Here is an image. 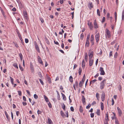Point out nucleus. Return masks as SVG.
<instances>
[{"instance_id": "nucleus-1", "label": "nucleus", "mask_w": 124, "mask_h": 124, "mask_svg": "<svg viewBox=\"0 0 124 124\" xmlns=\"http://www.w3.org/2000/svg\"><path fill=\"white\" fill-rule=\"evenodd\" d=\"M106 80L105 79L103 80L100 84V88L101 89H102L104 88L105 86L104 83L106 82Z\"/></svg>"}, {"instance_id": "nucleus-2", "label": "nucleus", "mask_w": 124, "mask_h": 124, "mask_svg": "<svg viewBox=\"0 0 124 124\" xmlns=\"http://www.w3.org/2000/svg\"><path fill=\"white\" fill-rule=\"evenodd\" d=\"M100 71L101 72L100 74L101 75H105V72L103 68L102 67L100 68Z\"/></svg>"}, {"instance_id": "nucleus-3", "label": "nucleus", "mask_w": 124, "mask_h": 124, "mask_svg": "<svg viewBox=\"0 0 124 124\" xmlns=\"http://www.w3.org/2000/svg\"><path fill=\"white\" fill-rule=\"evenodd\" d=\"M88 25L90 29L91 30L93 28V25L92 23L90 22V21H88Z\"/></svg>"}, {"instance_id": "nucleus-4", "label": "nucleus", "mask_w": 124, "mask_h": 124, "mask_svg": "<svg viewBox=\"0 0 124 124\" xmlns=\"http://www.w3.org/2000/svg\"><path fill=\"white\" fill-rule=\"evenodd\" d=\"M94 26L95 28L97 29L98 28V26L97 23L96 19L95 20L94 22Z\"/></svg>"}, {"instance_id": "nucleus-5", "label": "nucleus", "mask_w": 124, "mask_h": 124, "mask_svg": "<svg viewBox=\"0 0 124 124\" xmlns=\"http://www.w3.org/2000/svg\"><path fill=\"white\" fill-rule=\"evenodd\" d=\"M99 34L98 33L96 34L95 35V38L96 40V42L97 43L99 41Z\"/></svg>"}, {"instance_id": "nucleus-6", "label": "nucleus", "mask_w": 124, "mask_h": 124, "mask_svg": "<svg viewBox=\"0 0 124 124\" xmlns=\"http://www.w3.org/2000/svg\"><path fill=\"white\" fill-rule=\"evenodd\" d=\"M23 15L25 18L26 19H28V17L27 16V12L26 11H23Z\"/></svg>"}, {"instance_id": "nucleus-7", "label": "nucleus", "mask_w": 124, "mask_h": 124, "mask_svg": "<svg viewBox=\"0 0 124 124\" xmlns=\"http://www.w3.org/2000/svg\"><path fill=\"white\" fill-rule=\"evenodd\" d=\"M38 58L39 62L42 65H43V62L42 61L41 58L39 56H38Z\"/></svg>"}, {"instance_id": "nucleus-8", "label": "nucleus", "mask_w": 124, "mask_h": 124, "mask_svg": "<svg viewBox=\"0 0 124 124\" xmlns=\"http://www.w3.org/2000/svg\"><path fill=\"white\" fill-rule=\"evenodd\" d=\"M105 97V93H103L102 94L101 96V99L102 101H104Z\"/></svg>"}, {"instance_id": "nucleus-9", "label": "nucleus", "mask_w": 124, "mask_h": 124, "mask_svg": "<svg viewBox=\"0 0 124 124\" xmlns=\"http://www.w3.org/2000/svg\"><path fill=\"white\" fill-rule=\"evenodd\" d=\"M93 51H92L89 55V59H92V58L93 56Z\"/></svg>"}, {"instance_id": "nucleus-10", "label": "nucleus", "mask_w": 124, "mask_h": 124, "mask_svg": "<svg viewBox=\"0 0 124 124\" xmlns=\"http://www.w3.org/2000/svg\"><path fill=\"white\" fill-rule=\"evenodd\" d=\"M48 123L49 124H53V122L49 117L48 118Z\"/></svg>"}, {"instance_id": "nucleus-11", "label": "nucleus", "mask_w": 124, "mask_h": 124, "mask_svg": "<svg viewBox=\"0 0 124 124\" xmlns=\"http://www.w3.org/2000/svg\"><path fill=\"white\" fill-rule=\"evenodd\" d=\"M82 101L83 104H84L85 101V99L84 95L82 96Z\"/></svg>"}, {"instance_id": "nucleus-12", "label": "nucleus", "mask_w": 124, "mask_h": 124, "mask_svg": "<svg viewBox=\"0 0 124 124\" xmlns=\"http://www.w3.org/2000/svg\"><path fill=\"white\" fill-rule=\"evenodd\" d=\"M88 7L90 9H91L93 7V4L92 2H90L89 4H88Z\"/></svg>"}, {"instance_id": "nucleus-13", "label": "nucleus", "mask_w": 124, "mask_h": 124, "mask_svg": "<svg viewBox=\"0 0 124 124\" xmlns=\"http://www.w3.org/2000/svg\"><path fill=\"white\" fill-rule=\"evenodd\" d=\"M46 78L48 80V82L49 83V84L51 83V79L47 75H46Z\"/></svg>"}, {"instance_id": "nucleus-14", "label": "nucleus", "mask_w": 124, "mask_h": 124, "mask_svg": "<svg viewBox=\"0 0 124 124\" xmlns=\"http://www.w3.org/2000/svg\"><path fill=\"white\" fill-rule=\"evenodd\" d=\"M35 47L36 49V50L39 53H40V51L39 48V47L38 46L37 44L35 45Z\"/></svg>"}, {"instance_id": "nucleus-15", "label": "nucleus", "mask_w": 124, "mask_h": 124, "mask_svg": "<svg viewBox=\"0 0 124 124\" xmlns=\"http://www.w3.org/2000/svg\"><path fill=\"white\" fill-rule=\"evenodd\" d=\"M90 61L89 62V66H92L93 64V60L92 59H89Z\"/></svg>"}, {"instance_id": "nucleus-16", "label": "nucleus", "mask_w": 124, "mask_h": 124, "mask_svg": "<svg viewBox=\"0 0 124 124\" xmlns=\"http://www.w3.org/2000/svg\"><path fill=\"white\" fill-rule=\"evenodd\" d=\"M106 31L107 34L108 36V37L109 38L110 36V32L109 30L108 29H107Z\"/></svg>"}, {"instance_id": "nucleus-17", "label": "nucleus", "mask_w": 124, "mask_h": 124, "mask_svg": "<svg viewBox=\"0 0 124 124\" xmlns=\"http://www.w3.org/2000/svg\"><path fill=\"white\" fill-rule=\"evenodd\" d=\"M89 41L87 40H86V42L85 43V46L87 47H88L89 46Z\"/></svg>"}, {"instance_id": "nucleus-18", "label": "nucleus", "mask_w": 124, "mask_h": 124, "mask_svg": "<svg viewBox=\"0 0 124 124\" xmlns=\"http://www.w3.org/2000/svg\"><path fill=\"white\" fill-rule=\"evenodd\" d=\"M82 68H84L85 66V61L84 59H83L82 62Z\"/></svg>"}, {"instance_id": "nucleus-19", "label": "nucleus", "mask_w": 124, "mask_h": 124, "mask_svg": "<svg viewBox=\"0 0 124 124\" xmlns=\"http://www.w3.org/2000/svg\"><path fill=\"white\" fill-rule=\"evenodd\" d=\"M101 110H103L104 109L103 104V103L101 102Z\"/></svg>"}, {"instance_id": "nucleus-20", "label": "nucleus", "mask_w": 124, "mask_h": 124, "mask_svg": "<svg viewBox=\"0 0 124 124\" xmlns=\"http://www.w3.org/2000/svg\"><path fill=\"white\" fill-rule=\"evenodd\" d=\"M61 94H62V97H63V100L64 101L66 100V97L65 96V95H64V94L62 93H61Z\"/></svg>"}, {"instance_id": "nucleus-21", "label": "nucleus", "mask_w": 124, "mask_h": 124, "mask_svg": "<svg viewBox=\"0 0 124 124\" xmlns=\"http://www.w3.org/2000/svg\"><path fill=\"white\" fill-rule=\"evenodd\" d=\"M106 116H105V120H106V119L107 120H109L108 114V112H107V113L106 114Z\"/></svg>"}, {"instance_id": "nucleus-22", "label": "nucleus", "mask_w": 124, "mask_h": 124, "mask_svg": "<svg viewBox=\"0 0 124 124\" xmlns=\"http://www.w3.org/2000/svg\"><path fill=\"white\" fill-rule=\"evenodd\" d=\"M45 39L46 43L48 44L49 45L50 44V43L47 38L45 37Z\"/></svg>"}, {"instance_id": "nucleus-23", "label": "nucleus", "mask_w": 124, "mask_h": 124, "mask_svg": "<svg viewBox=\"0 0 124 124\" xmlns=\"http://www.w3.org/2000/svg\"><path fill=\"white\" fill-rule=\"evenodd\" d=\"M96 113L97 115L98 116H100V111L99 109H97V110Z\"/></svg>"}, {"instance_id": "nucleus-24", "label": "nucleus", "mask_w": 124, "mask_h": 124, "mask_svg": "<svg viewBox=\"0 0 124 124\" xmlns=\"http://www.w3.org/2000/svg\"><path fill=\"white\" fill-rule=\"evenodd\" d=\"M44 98L45 100V101L46 102H48L49 101V100L48 98L45 95H44Z\"/></svg>"}, {"instance_id": "nucleus-25", "label": "nucleus", "mask_w": 124, "mask_h": 124, "mask_svg": "<svg viewBox=\"0 0 124 124\" xmlns=\"http://www.w3.org/2000/svg\"><path fill=\"white\" fill-rule=\"evenodd\" d=\"M96 98L97 99V100L98 101H99V98L100 97V96L99 95V94L98 93H96Z\"/></svg>"}, {"instance_id": "nucleus-26", "label": "nucleus", "mask_w": 124, "mask_h": 124, "mask_svg": "<svg viewBox=\"0 0 124 124\" xmlns=\"http://www.w3.org/2000/svg\"><path fill=\"white\" fill-rule=\"evenodd\" d=\"M30 67L32 71V72H33L34 71V69L33 67V65L31 64H30Z\"/></svg>"}, {"instance_id": "nucleus-27", "label": "nucleus", "mask_w": 124, "mask_h": 124, "mask_svg": "<svg viewBox=\"0 0 124 124\" xmlns=\"http://www.w3.org/2000/svg\"><path fill=\"white\" fill-rule=\"evenodd\" d=\"M85 59L86 62H87L88 59V55L87 53L85 54Z\"/></svg>"}, {"instance_id": "nucleus-28", "label": "nucleus", "mask_w": 124, "mask_h": 124, "mask_svg": "<svg viewBox=\"0 0 124 124\" xmlns=\"http://www.w3.org/2000/svg\"><path fill=\"white\" fill-rule=\"evenodd\" d=\"M29 100L30 102L31 103L32 105H33L34 104V103L35 102V101H31L32 100L30 98H29Z\"/></svg>"}, {"instance_id": "nucleus-29", "label": "nucleus", "mask_w": 124, "mask_h": 124, "mask_svg": "<svg viewBox=\"0 0 124 124\" xmlns=\"http://www.w3.org/2000/svg\"><path fill=\"white\" fill-rule=\"evenodd\" d=\"M82 71V69L81 68H80L78 70V74L79 75H80L81 74V72Z\"/></svg>"}, {"instance_id": "nucleus-30", "label": "nucleus", "mask_w": 124, "mask_h": 124, "mask_svg": "<svg viewBox=\"0 0 124 124\" xmlns=\"http://www.w3.org/2000/svg\"><path fill=\"white\" fill-rule=\"evenodd\" d=\"M69 80L70 82H72L73 81V78L72 76H70Z\"/></svg>"}, {"instance_id": "nucleus-31", "label": "nucleus", "mask_w": 124, "mask_h": 124, "mask_svg": "<svg viewBox=\"0 0 124 124\" xmlns=\"http://www.w3.org/2000/svg\"><path fill=\"white\" fill-rule=\"evenodd\" d=\"M10 81L11 82V84L12 85L14 84V82H13V81H14V79H13L11 77H10Z\"/></svg>"}, {"instance_id": "nucleus-32", "label": "nucleus", "mask_w": 124, "mask_h": 124, "mask_svg": "<svg viewBox=\"0 0 124 124\" xmlns=\"http://www.w3.org/2000/svg\"><path fill=\"white\" fill-rule=\"evenodd\" d=\"M79 110L80 112H82L83 111V107L82 106H80V108Z\"/></svg>"}, {"instance_id": "nucleus-33", "label": "nucleus", "mask_w": 124, "mask_h": 124, "mask_svg": "<svg viewBox=\"0 0 124 124\" xmlns=\"http://www.w3.org/2000/svg\"><path fill=\"white\" fill-rule=\"evenodd\" d=\"M19 55L20 59V60L21 61H22L23 58V55H22V54L21 53H19Z\"/></svg>"}, {"instance_id": "nucleus-34", "label": "nucleus", "mask_w": 124, "mask_h": 124, "mask_svg": "<svg viewBox=\"0 0 124 124\" xmlns=\"http://www.w3.org/2000/svg\"><path fill=\"white\" fill-rule=\"evenodd\" d=\"M84 82L82 81H80L79 83V86L80 87H82L83 86V84Z\"/></svg>"}, {"instance_id": "nucleus-35", "label": "nucleus", "mask_w": 124, "mask_h": 124, "mask_svg": "<svg viewBox=\"0 0 124 124\" xmlns=\"http://www.w3.org/2000/svg\"><path fill=\"white\" fill-rule=\"evenodd\" d=\"M97 80L96 79H94L93 80L91 81L90 82V85L91 84V83H92V84L94 83Z\"/></svg>"}, {"instance_id": "nucleus-36", "label": "nucleus", "mask_w": 124, "mask_h": 124, "mask_svg": "<svg viewBox=\"0 0 124 124\" xmlns=\"http://www.w3.org/2000/svg\"><path fill=\"white\" fill-rule=\"evenodd\" d=\"M61 115L62 117H64V116L65 114H64L63 112L62 111H61Z\"/></svg>"}, {"instance_id": "nucleus-37", "label": "nucleus", "mask_w": 124, "mask_h": 124, "mask_svg": "<svg viewBox=\"0 0 124 124\" xmlns=\"http://www.w3.org/2000/svg\"><path fill=\"white\" fill-rule=\"evenodd\" d=\"M13 66L15 68H16L17 69H18V67L17 64L16 63H15L13 65Z\"/></svg>"}, {"instance_id": "nucleus-38", "label": "nucleus", "mask_w": 124, "mask_h": 124, "mask_svg": "<svg viewBox=\"0 0 124 124\" xmlns=\"http://www.w3.org/2000/svg\"><path fill=\"white\" fill-rule=\"evenodd\" d=\"M118 112L119 114V116H121L122 114V112L121 110H118Z\"/></svg>"}, {"instance_id": "nucleus-39", "label": "nucleus", "mask_w": 124, "mask_h": 124, "mask_svg": "<svg viewBox=\"0 0 124 124\" xmlns=\"http://www.w3.org/2000/svg\"><path fill=\"white\" fill-rule=\"evenodd\" d=\"M97 14L99 16H100V11H99V9H98L97 10Z\"/></svg>"}, {"instance_id": "nucleus-40", "label": "nucleus", "mask_w": 124, "mask_h": 124, "mask_svg": "<svg viewBox=\"0 0 124 124\" xmlns=\"http://www.w3.org/2000/svg\"><path fill=\"white\" fill-rule=\"evenodd\" d=\"M84 35L83 34V33H82L81 34V35L80 36V39L82 40H83V39L84 37Z\"/></svg>"}, {"instance_id": "nucleus-41", "label": "nucleus", "mask_w": 124, "mask_h": 124, "mask_svg": "<svg viewBox=\"0 0 124 124\" xmlns=\"http://www.w3.org/2000/svg\"><path fill=\"white\" fill-rule=\"evenodd\" d=\"M19 67L21 71H23V69L22 67L21 66V64H20L19 65Z\"/></svg>"}, {"instance_id": "nucleus-42", "label": "nucleus", "mask_w": 124, "mask_h": 124, "mask_svg": "<svg viewBox=\"0 0 124 124\" xmlns=\"http://www.w3.org/2000/svg\"><path fill=\"white\" fill-rule=\"evenodd\" d=\"M34 97L36 99H37L38 98V96L36 94H35L34 95Z\"/></svg>"}, {"instance_id": "nucleus-43", "label": "nucleus", "mask_w": 124, "mask_h": 124, "mask_svg": "<svg viewBox=\"0 0 124 124\" xmlns=\"http://www.w3.org/2000/svg\"><path fill=\"white\" fill-rule=\"evenodd\" d=\"M91 104L90 103H89V104L86 106V108L87 109L89 108L91 106Z\"/></svg>"}, {"instance_id": "nucleus-44", "label": "nucleus", "mask_w": 124, "mask_h": 124, "mask_svg": "<svg viewBox=\"0 0 124 124\" xmlns=\"http://www.w3.org/2000/svg\"><path fill=\"white\" fill-rule=\"evenodd\" d=\"M90 38V34H89L87 35L86 40H88L89 41V39Z\"/></svg>"}, {"instance_id": "nucleus-45", "label": "nucleus", "mask_w": 124, "mask_h": 124, "mask_svg": "<svg viewBox=\"0 0 124 124\" xmlns=\"http://www.w3.org/2000/svg\"><path fill=\"white\" fill-rule=\"evenodd\" d=\"M39 81L40 83L42 84V85H43L44 84V83L42 81V80L41 79H39Z\"/></svg>"}, {"instance_id": "nucleus-46", "label": "nucleus", "mask_w": 124, "mask_h": 124, "mask_svg": "<svg viewBox=\"0 0 124 124\" xmlns=\"http://www.w3.org/2000/svg\"><path fill=\"white\" fill-rule=\"evenodd\" d=\"M39 19L41 23H43L44 22V20L41 17H40L39 18Z\"/></svg>"}, {"instance_id": "nucleus-47", "label": "nucleus", "mask_w": 124, "mask_h": 124, "mask_svg": "<svg viewBox=\"0 0 124 124\" xmlns=\"http://www.w3.org/2000/svg\"><path fill=\"white\" fill-rule=\"evenodd\" d=\"M62 108L63 109H64L65 108V106L64 103H63L62 105Z\"/></svg>"}, {"instance_id": "nucleus-48", "label": "nucleus", "mask_w": 124, "mask_h": 124, "mask_svg": "<svg viewBox=\"0 0 124 124\" xmlns=\"http://www.w3.org/2000/svg\"><path fill=\"white\" fill-rule=\"evenodd\" d=\"M113 113L114 114V116L112 117V119H113L115 118V113L113 112Z\"/></svg>"}, {"instance_id": "nucleus-49", "label": "nucleus", "mask_w": 124, "mask_h": 124, "mask_svg": "<svg viewBox=\"0 0 124 124\" xmlns=\"http://www.w3.org/2000/svg\"><path fill=\"white\" fill-rule=\"evenodd\" d=\"M18 95L19 96H21L22 95V92H21L20 91H18Z\"/></svg>"}, {"instance_id": "nucleus-50", "label": "nucleus", "mask_w": 124, "mask_h": 124, "mask_svg": "<svg viewBox=\"0 0 124 124\" xmlns=\"http://www.w3.org/2000/svg\"><path fill=\"white\" fill-rule=\"evenodd\" d=\"M48 104L50 108H51L52 107V105L50 102H49Z\"/></svg>"}, {"instance_id": "nucleus-51", "label": "nucleus", "mask_w": 124, "mask_h": 124, "mask_svg": "<svg viewBox=\"0 0 124 124\" xmlns=\"http://www.w3.org/2000/svg\"><path fill=\"white\" fill-rule=\"evenodd\" d=\"M105 21V17H103L101 22L103 23Z\"/></svg>"}, {"instance_id": "nucleus-52", "label": "nucleus", "mask_w": 124, "mask_h": 124, "mask_svg": "<svg viewBox=\"0 0 124 124\" xmlns=\"http://www.w3.org/2000/svg\"><path fill=\"white\" fill-rule=\"evenodd\" d=\"M38 74L39 75V77H40L41 78L42 77V76L40 72H39L38 73Z\"/></svg>"}, {"instance_id": "nucleus-53", "label": "nucleus", "mask_w": 124, "mask_h": 124, "mask_svg": "<svg viewBox=\"0 0 124 124\" xmlns=\"http://www.w3.org/2000/svg\"><path fill=\"white\" fill-rule=\"evenodd\" d=\"M109 120H107L106 119V120L104 121V124H108V122Z\"/></svg>"}, {"instance_id": "nucleus-54", "label": "nucleus", "mask_w": 124, "mask_h": 124, "mask_svg": "<svg viewBox=\"0 0 124 124\" xmlns=\"http://www.w3.org/2000/svg\"><path fill=\"white\" fill-rule=\"evenodd\" d=\"M37 113L38 115L41 114V112L38 109L37 111Z\"/></svg>"}, {"instance_id": "nucleus-55", "label": "nucleus", "mask_w": 124, "mask_h": 124, "mask_svg": "<svg viewBox=\"0 0 124 124\" xmlns=\"http://www.w3.org/2000/svg\"><path fill=\"white\" fill-rule=\"evenodd\" d=\"M94 115V113H91L90 114L91 117L92 118L93 117Z\"/></svg>"}, {"instance_id": "nucleus-56", "label": "nucleus", "mask_w": 124, "mask_h": 124, "mask_svg": "<svg viewBox=\"0 0 124 124\" xmlns=\"http://www.w3.org/2000/svg\"><path fill=\"white\" fill-rule=\"evenodd\" d=\"M110 14L109 13H108L107 14V17L108 19L109 18Z\"/></svg>"}, {"instance_id": "nucleus-57", "label": "nucleus", "mask_w": 124, "mask_h": 124, "mask_svg": "<svg viewBox=\"0 0 124 124\" xmlns=\"http://www.w3.org/2000/svg\"><path fill=\"white\" fill-rule=\"evenodd\" d=\"M112 105H113L114 103V100L113 98H112Z\"/></svg>"}, {"instance_id": "nucleus-58", "label": "nucleus", "mask_w": 124, "mask_h": 124, "mask_svg": "<svg viewBox=\"0 0 124 124\" xmlns=\"http://www.w3.org/2000/svg\"><path fill=\"white\" fill-rule=\"evenodd\" d=\"M117 53L116 52L115 53V55H114V57L115 58H116L117 56Z\"/></svg>"}, {"instance_id": "nucleus-59", "label": "nucleus", "mask_w": 124, "mask_h": 124, "mask_svg": "<svg viewBox=\"0 0 124 124\" xmlns=\"http://www.w3.org/2000/svg\"><path fill=\"white\" fill-rule=\"evenodd\" d=\"M19 38L21 40V42L22 43V44H23V43L24 44V43L22 41L23 39H22V38L21 36Z\"/></svg>"}, {"instance_id": "nucleus-60", "label": "nucleus", "mask_w": 124, "mask_h": 124, "mask_svg": "<svg viewBox=\"0 0 124 124\" xmlns=\"http://www.w3.org/2000/svg\"><path fill=\"white\" fill-rule=\"evenodd\" d=\"M25 42L26 43H27L29 42L28 39H25Z\"/></svg>"}, {"instance_id": "nucleus-61", "label": "nucleus", "mask_w": 124, "mask_h": 124, "mask_svg": "<svg viewBox=\"0 0 124 124\" xmlns=\"http://www.w3.org/2000/svg\"><path fill=\"white\" fill-rule=\"evenodd\" d=\"M70 109L72 111H74V108L72 107H71L70 108Z\"/></svg>"}, {"instance_id": "nucleus-62", "label": "nucleus", "mask_w": 124, "mask_h": 124, "mask_svg": "<svg viewBox=\"0 0 124 124\" xmlns=\"http://www.w3.org/2000/svg\"><path fill=\"white\" fill-rule=\"evenodd\" d=\"M54 43L55 44L57 45H59V43L57 41H55L54 40Z\"/></svg>"}, {"instance_id": "nucleus-63", "label": "nucleus", "mask_w": 124, "mask_h": 124, "mask_svg": "<svg viewBox=\"0 0 124 124\" xmlns=\"http://www.w3.org/2000/svg\"><path fill=\"white\" fill-rule=\"evenodd\" d=\"M17 33L19 37H21V34L19 32H17Z\"/></svg>"}, {"instance_id": "nucleus-64", "label": "nucleus", "mask_w": 124, "mask_h": 124, "mask_svg": "<svg viewBox=\"0 0 124 124\" xmlns=\"http://www.w3.org/2000/svg\"><path fill=\"white\" fill-rule=\"evenodd\" d=\"M115 124H119L118 121L117 120H116L115 121Z\"/></svg>"}]
</instances>
